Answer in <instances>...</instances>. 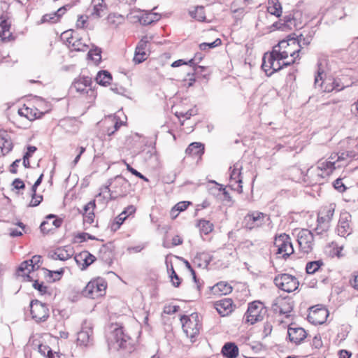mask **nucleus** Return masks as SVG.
Wrapping results in <instances>:
<instances>
[{
	"label": "nucleus",
	"instance_id": "1",
	"mask_svg": "<svg viewBox=\"0 0 358 358\" xmlns=\"http://www.w3.org/2000/svg\"><path fill=\"white\" fill-rule=\"evenodd\" d=\"M335 162L331 161H319L317 166L308 169L304 181L310 185L323 183V180L332 174L335 170Z\"/></svg>",
	"mask_w": 358,
	"mask_h": 358
},
{
	"label": "nucleus",
	"instance_id": "2",
	"mask_svg": "<svg viewBox=\"0 0 358 358\" xmlns=\"http://www.w3.org/2000/svg\"><path fill=\"white\" fill-rule=\"evenodd\" d=\"M108 339L109 346L113 345L124 355H129L135 350L132 339L124 334L122 327H115Z\"/></svg>",
	"mask_w": 358,
	"mask_h": 358
},
{
	"label": "nucleus",
	"instance_id": "3",
	"mask_svg": "<svg viewBox=\"0 0 358 358\" xmlns=\"http://www.w3.org/2000/svg\"><path fill=\"white\" fill-rule=\"evenodd\" d=\"M131 190V185L127 180L122 176H117L109 184L104 187V192L109 194L110 200H115L119 197H124Z\"/></svg>",
	"mask_w": 358,
	"mask_h": 358
},
{
	"label": "nucleus",
	"instance_id": "4",
	"mask_svg": "<svg viewBox=\"0 0 358 358\" xmlns=\"http://www.w3.org/2000/svg\"><path fill=\"white\" fill-rule=\"evenodd\" d=\"M180 321L184 332L193 341V339L199 335L201 328L198 313H193L189 316L182 315Z\"/></svg>",
	"mask_w": 358,
	"mask_h": 358
},
{
	"label": "nucleus",
	"instance_id": "5",
	"mask_svg": "<svg viewBox=\"0 0 358 358\" xmlns=\"http://www.w3.org/2000/svg\"><path fill=\"white\" fill-rule=\"evenodd\" d=\"M302 13L299 10L293 11L284 17V22H276L273 24V27L276 29L287 31L292 29H299L303 27L301 20Z\"/></svg>",
	"mask_w": 358,
	"mask_h": 358
},
{
	"label": "nucleus",
	"instance_id": "6",
	"mask_svg": "<svg viewBox=\"0 0 358 358\" xmlns=\"http://www.w3.org/2000/svg\"><path fill=\"white\" fill-rule=\"evenodd\" d=\"M106 287V280L103 278H97L90 281L82 293L86 297L96 299L105 294Z\"/></svg>",
	"mask_w": 358,
	"mask_h": 358
},
{
	"label": "nucleus",
	"instance_id": "7",
	"mask_svg": "<svg viewBox=\"0 0 358 358\" xmlns=\"http://www.w3.org/2000/svg\"><path fill=\"white\" fill-rule=\"evenodd\" d=\"M334 208L332 206L322 207L317 215V225L314 229L317 234H322L323 232L327 231L330 227L334 214Z\"/></svg>",
	"mask_w": 358,
	"mask_h": 358
},
{
	"label": "nucleus",
	"instance_id": "8",
	"mask_svg": "<svg viewBox=\"0 0 358 358\" xmlns=\"http://www.w3.org/2000/svg\"><path fill=\"white\" fill-rule=\"evenodd\" d=\"M274 247L277 248L276 254L282 255V257L285 259L294 253L291 238L286 234H281L275 236Z\"/></svg>",
	"mask_w": 358,
	"mask_h": 358
},
{
	"label": "nucleus",
	"instance_id": "9",
	"mask_svg": "<svg viewBox=\"0 0 358 358\" xmlns=\"http://www.w3.org/2000/svg\"><path fill=\"white\" fill-rule=\"evenodd\" d=\"M274 283L279 289L288 293L295 291L299 285L295 276L287 273H282L275 276Z\"/></svg>",
	"mask_w": 358,
	"mask_h": 358
},
{
	"label": "nucleus",
	"instance_id": "10",
	"mask_svg": "<svg viewBox=\"0 0 358 358\" xmlns=\"http://www.w3.org/2000/svg\"><path fill=\"white\" fill-rule=\"evenodd\" d=\"M269 220L270 217L267 214L259 211H252L245 216L243 223L245 228L252 230L263 226Z\"/></svg>",
	"mask_w": 358,
	"mask_h": 358
},
{
	"label": "nucleus",
	"instance_id": "11",
	"mask_svg": "<svg viewBox=\"0 0 358 358\" xmlns=\"http://www.w3.org/2000/svg\"><path fill=\"white\" fill-rule=\"evenodd\" d=\"M275 51L266 52L262 58V69L268 76H271L273 73L280 70L282 68L281 61L273 56Z\"/></svg>",
	"mask_w": 358,
	"mask_h": 358
},
{
	"label": "nucleus",
	"instance_id": "12",
	"mask_svg": "<svg viewBox=\"0 0 358 358\" xmlns=\"http://www.w3.org/2000/svg\"><path fill=\"white\" fill-rule=\"evenodd\" d=\"M266 310L262 303L253 301L248 306V310L245 314V320L251 324L263 320Z\"/></svg>",
	"mask_w": 358,
	"mask_h": 358
},
{
	"label": "nucleus",
	"instance_id": "13",
	"mask_svg": "<svg viewBox=\"0 0 358 358\" xmlns=\"http://www.w3.org/2000/svg\"><path fill=\"white\" fill-rule=\"evenodd\" d=\"M297 241L301 251L303 253L308 254L313 251L314 235L311 231L306 229H301L297 234Z\"/></svg>",
	"mask_w": 358,
	"mask_h": 358
},
{
	"label": "nucleus",
	"instance_id": "14",
	"mask_svg": "<svg viewBox=\"0 0 358 358\" xmlns=\"http://www.w3.org/2000/svg\"><path fill=\"white\" fill-rule=\"evenodd\" d=\"M30 308L32 318L37 322H44L49 317V309L47 305L37 299L31 301Z\"/></svg>",
	"mask_w": 358,
	"mask_h": 358
},
{
	"label": "nucleus",
	"instance_id": "15",
	"mask_svg": "<svg viewBox=\"0 0 358 358\" xmlns=\"http://www.w3.org/2000/svg\"><path fill=\"white\" fill-rule=\"evenodd\" d=\"M328 315L329 312L325 308L313 306L310 308L308 320L315 325L322 324L327 320Z\"/></svg>",
	"mask_w": 358,
	"mask_h": 358
},
{
	"label": "nucleus",
	"instance_id": "16",
	"mask_svg": "<svg viewBox=\"0 0 358 358\" xmlns=\"http://www.w3.org/2000/svg\"><path fill=\"white\" fill-rule=\"evenodd\" d=\"M152 40V36H144L138 42L136 47L133 61L136 64H138L146 60V49L148 44Z\"/></svg>",
	"mask_w": 358,
	"mask_h": 358
},
{
	"label": "nucleus",
	"instance_id": "17",
	"mask_svg": "<svg viewBox=\"0 0 358 358\" xmlns=\"http://www.w3.org/2000/svg\"><path fill=\"white\" fill-rule=\"evenodd\" d=\"M350 222L351 215L348 212H341L337 224V231L339 236L346 237L352 234V229Z\"/></svg>",
	"mask_w": 358,
	"mask_h": 358
},
{
	"label": "nucleus",
	"instance_id": "18",
	"mask_svg": "<svg viewBox=\"0 0 358 358\" xmlns=\"http://www.w3.org/2000/svg\"><path fill=\"white\" fill-rule=\"evenodd\" d=\"M92 83L91 78L88 76H80L74 80L71 88L82 94H87L89 92L93 93L94 92L91 88Z\"/></svg>",
	"mask_w": 358,
	"mask_h": 358
},
{
	"label": "nucleus",
	"instance_id": "19",
	"mask_svg": "<svg viewBox=\"0 0 358 358\" xmlns=\"http://www.w3.org/2000/svg\"><path fill=\"white\" fill-rule=\"evenodd\" d=\"M63 220L56 217L55 215L50 214L46 216V220L43 221L40 225V229L44 234L55 230L61 227Z\"/></svg>",
	"mask_w": 358,
	"mask_h": 358
},
{
	"label": "nucleus",
	"instance_id": "20",
	"mask_svg": "<svg viewBox=\"0 0 358 358\" xmlns=\"http://www.w3.org/2000/svg\"><path fill=\"white\" fill-rule=\"evenodd\" d=\"M287 336L292 343L297 345L306 338L307 334L303 328L293 327V324H291L288 327Z\"/></svg>",
	"mask_w": 358,
	"mask_h": 358
},
{
	"label": "nucleus",
	"instance_id": "21",
	"mask_svg": "<svg viewBox=\"0 0 358 358\" xmlns=\"http://www.w3.org/2000/svg\"><path fill=\"white\" fill-rule=\"evenodd\" d=\"M74 259L80 269L85 270L96 260V257L88 251L85 250L76 254Z\"/></svg>",
	"mask_w": 358,
	"mask_h": 358
},
{
	"label": "nucleus",
	"instance_id": "22",
	"mask_svg": "<svg viewBox=\"0 0 358 358\" xmlns=\"http://www.w3.org/2000/svg\"><path fill=\"white\" fill-rule=\"evenodd\" d=\"M93 331L91 327H83L78 333L77 343L80 346H90L93 344Z\"/></svg>",
	"mask_w": 358,
	"mask_h": 358
},
{
	"label": "nucleus",
	"instance_id": "23",
	"mask_svg": "<svg viewBox=\"0 0 358 358\" xmlns=\"http://www.w3.org/2000/svg\"><path fill=\"white\" fill-rule=\"evenodd\" d=\"M11 22L7 14H2L0 16V38L2 41H9L12 37V34L10 32Z\"/></svg>",
	"mask_w": 358,
	"mask_h": 358
},
{
	"label": "nucleus",
	"instance_id": "24",
	"mask_svg": "<svg viewBox=\"0 0 358 358\" xmlns=\"http://www.w3.org/2000/svg\"><path fill=\"white\" fill-rule=\"evenodd\" d=\"M233 301L231 299H224L215 303V308L221 316H226L232 311Z\"/></svg>",
	"mask_w": 358,
	"mask_h": 358
},
{
	"label": "nucleus",
	"instance_id": "25",
	"mask_svg": "<svg viewBox=\"0 0 358 358\" xmlns=\"http://www.w3.org/2000/svg\"><path fill=\"white\" fill-rule=\"evenodd\" d=\"M272 51H275V54H274L273 56H275V58H278V60L280 61L287 58L289 55H290V56L294 58L292 61V63H294L296 59L299 57L300 49L292 51L290 49L282 50L276 49V48H273Z\"/></svg>",
	"mask_w": 358,
	"mask_h": 358
},
{
	"label": "nucleus",
	"instance_id": "26",
	"mask_svg": "<svg viewBox=\"0 0 358 358\" xmlns=\"http://www.w3.org/2000/svg\"><path fill=\"white\" fill-rule=\"evenodd\" d=\"M0 148L4 153H8L13 148V143L6 130L0 129Z\"/></svg>",
	"mask_w": 358,
	"mask_h": 358
},
{
	"label": "nucleus",
	"instance_id": "27",
	"mask_svg": "<svg viewBox=\"0 0 358 358\" xmlns=\"http://www.w3.org/2000/svg\"><path fill=\"white\" fill-rule=\"evenodd\" d=\"M222 354L226 358H236L238 356V348L235 343H226L222 348Z\"/></svg>",
	"mask_w": 358,
	"mask_h": 358
},
{
	"label": "nucleus",
	"instance_id": "28",
	"mask_svg": "<svg viewBox=\"0 0 358 358\" xmlns=\"http://www.w3.org/2000/svg\"><path fill=\"white\" fill-rule=\"evenodd\" d=\"M212 259L213 257L209 253L203 252L195 255L193 262L199 267L206 268Z\"/></svg>",
	"mask_w": 358,
	"mask_h": 358
},
{
	"label": "nucleus",
	"instance_id": "29",
	"mask_svg": "<svg viewBox=\"0 0 358 358\" xmlns=\"http://www.w3.org/2000/svg\"><path fill=\"white\" fill-rule=\"evenodd\" d=\"M93 11L91 16L94 18H99L103 16L102 13L106 8V5L104 3V0H92Z\"/></svg>",
	"mask_w": 358,
	"mask_h": 358
},
{
	"label": "nucleus",
	"instance_id": "30",
	"mask_svg": "<svg viewBox=\"0 0 358 358\" xmlns=\"http://www.w3.org/2000/svg\"><path fill=\"white\" fill-rule=\"evenodd\" d=\"M204 152V145L201 143H192L186 149V153L200 157Z\"/></svg>",
	"mask_w": 358,
	"mask_h": 358
},
{
	"label": "nucleus",
	"instance_id": "31",
	"mask_svg": "<svg viewBox=\"0 0 358 358\" xmlns=\"http://www.w3.org/2000/svg\"><path fill=\"white\" fill-rule=\"evenodd\" d=\"M95 80L98 84L106 86L110 83L112 80V76L107 71H101L97 73Z\"/></svg>",
	"mask_w": 358,
	"mask_h": 358
},
{
	"label": "nucleus",
	"instance_id": "32",
	"mask_svg": "<svg viewBox=\"0 0 358 358\" xmlns=\"http://www.w3.org/2000/svg\"><path fill=\"white\" fill-rule=\"evenodd\" d=\"M295 34H292L289 35L287 37V39H283L278 43L277 45L274 46L273 48H276V49L282 50L286 49L287 48H289L291 45H296V40L295 38Z\"/></svg>",
	"mask_w": 358,
	"mask_h": 358
},
{
	"label": "nucleus",
	"instance_id": "33",
	"mask_svg": "<svg viewBox=\"0 0 358 358\" xmlns=\"http://www.w3.org/2000/svg\"><path fill=\"white\" fill-rule=\"evenodd\" d=\"M213 289L221 295H227L232 292V287L226 282H217Z\"/></svg>",
	"mask_w": 358,
	"mask_h": 358
},
{
	"label": "nucleus",
	"instance_id": "34",
	"mask_svg": "<svg viewBox=\"0 0 358 358\" xmlns=\"http://www.w3.org/2000/svg\"><path fill=\"white\" fill-rule=\"evenodd\" d=\"M160 19V15L157 13H149L140 17L139 22L142 25H149Z\"/></svg>",
	"mask_w": 358,
	"mask_h": 358
},
{
	"label": "nucleus",
	"instance_id": "35",
	"mask_svg": "<svg viewBox=\"0 0 358 358\" xmlns=\"http://www.w3.org/2000/svg\"><path fill=\"white\" fill-rule=\"evenodd\" d=\"M67 42L69 45L73 48V49L76 51H83L85 52L87 50V45L85 43H82L80 39H74V37H68Z\"/></svg>",
	"mask_w": 358,
	"mask_h": 358
},
{
	"label": "nucleus",
	"instance_id": "36",
	"mask_svg": "<svg viewBox=\"0 0 358 358\" xmlns=\"http://www.w3.org/2000/svg\"><path fill=\"white\" fill-rule=\"evenodd\" d=\"M198 227H199L200 231L206 235L210 233L214 228L213 224L206 220H199Z\"/></svg>",
	"mask_w": 358,
	"mask_h": 358
},
{
	"label": "nucleus",
	"instance_id": "37",
	"mask_svg": "<svg viewBox=\"0 0 358 358\" xmlns=\"http://www.w3.org/2000/svg\"><path fill=\"white\" fill-rule=\"evenodd\" d=\"M37 351L40 355L46 358H53L52 350L45 344H38Z\"/></svg>",
	"mask_w": 358,
	"mask_h": 358
},
{
	"label": "nucleus",
	"instance_id": "38",
	"mask_svg": "<svg viewBox=\"0 0 358 358\" xmlns=\"http://www.w3.org/2000/svg\"><path fill=\"white\" fill-rule=\"evenodd\" d=\"M31 271H34V266L30 263L29 260L22 262L18 268V272H22V275H26L28 278H30L29 274Z\"/></svg>",
	"mask_w": 358,
	"mask_h": 358
},
{
	"label": "nucleus",
	"instance_id": "39",
	"mask_svg": "<svg viewBox=\"0 0 358 358\" xmlns=\"http://www.w3.org/2000/svg\"><path fill=\"white\" fill-rule=\"evenodd\" d=\"M190 15L199 21L203 22L206 20L203 6H196L195 10L189 12Z\"/></svg>",
	"mask_w": 358,
	"mask_h": 358
},
{
	"label": "nucleus",
	"instance_id": "40",
	"mask_svg": "<svg viewBox=\"0 0 358 358\" xmlns=\"http://www.w3.org/2000/svg\"><path fill=\"white\" fill-rule=\"evenodd\" d=\"M323 264L320 260L309 262L306 264V271L308 274H313L319 270Z\"/></svg>",
	"mask_w": 358,
	"mask_h": 358
},
{
	"label": "nucleus",
	"instance_id": "41",
	"mask_svg": "<svg viewBox=\"0 0 358 358\" xmlns=\"http://www.w3.org/2000/svg\"><path fill=\"white\" fill-rule=\"evenodd\" d=\"M127 215H122L121 213L118 216H117L115 220L110 224V230L112 231H116L120 226L123 224L124 220L127 219Z\"/></svg>",
	"mask_w": 358,
	"mask_h": 358
},
{
	"label": "nucleus",
	"instance_id": "42",
	"mask_svg": "<svg viewBox=\"0 0 358 358\" xmlns=\"http://www.w3.org/2000/svg\"><path fill=\"white\" fill-rule=\"evenodd\" d=\"M230 180L231 182L234 180L236 183H238V187L236 188L237 191L239 192H242V179L241 178V173L239 172L238 169H234L230 174Z\"/></svg>",
	"mask_w": 358,
	"mask_h": 358
},
{
	"label": "nucleus",
	"instance_id": "43",
	"mask_svg": "<svg viewBox=\"0 0 358 358\" xmlns=\"http://www.w3.org/2000/svg\"><path fill=\"white\" fill-rule=\"evenodd\" d=\"M24 111L26 113L24 116L29 120H34L36 118H39L43 115V113L40 112L37 108L32 109L29 108H25Z\"/></svg>",
	"mask_w": 358,
	"mask_h": 358
},
{
	"label": "nucleus",
	"instance_id": "44",
	"mask_svg": "<svg viewBox=\"0 0 358 358\" xmlns=\"http://www.w3.org/2000/svg\"><path fill=\"white\" fill-rule=\"evenodd\" d=\"M191 204L189 201H180L176 203L173 208L171 209V214L173 217H177L178 214L174 215L175 212H182L187 208V207Z\"/></svg>",
	"mask_w": 358,
	"mask_h": 358
},
{
	"label": "nucleus",
	"instance_id": "45",
	"mask_svg": "<svg viewBox=\"0 0 358 358\" xmlns=\"http://www.w3.org/2000/svg\"><path fill=\"white\" fill-rule=\"evenodd\" d=\"M36 150V148L33 145H29L27 147V152L23 156V166L25 168L30 167V162L29 158L31 157L32 154Z\"/></svg>",
	"mask_w": 358,
	"mask_h": 358
},
{
	"label": "nucleus",
	"instance_id": "46",
	"mask_svg": "<svg viewBox=\"0 0 358 358\" xmlns=\"http://www.w3.org/2000/svg\"><path fill=\"white\" fill-rule=\"evenodd\" d=\"M272 5L268 7V11L276 17H280L282 14V7L278 1L274 2L272 1Z\"/></svg>",
	"mask_w": 358,
	"mask_h": 358
},
{
	"label": "nucleus",
	"instance_id": "47",
	"mask_svg": "<svg viewBox=\"0 0 358 358\" xmlns=\"http://www.w3.org/2000/svg\"><path fill=\"white\" fill-rule=\"evenodd\" d=\"M295 38L296 40V45L299 47V49H301L304 45H308L310 43V37H306L302 34L299 36L295 34Z\"/></svg>",
	"mask_w": 358,
	"mask_h": 358
},
{
	"label": "nucleus",
	"instance_id": "48",
	"mask_svg": "<svg viewBox=\"0 0 358 358\" xmlns=\"http://www.w3.org/2000/svg\"><path fill=\"white\" fill-rule=\"evenodd\" d=\"M222 43V41L220 38H216L212 43H202L199 45V48L201 50H206L208 49L214 48L220 45Z\"/></svg>",
	"mask_w": 358,
	"mask_h": 358
},
{
	"label": "nucleus",
	"instance_id": "49",
	"mask_svg": "<svg viewBox=\"0 0 358 358\" xmlns=\"http://www.w3.org/2000/svg\"><path fill=\"white\" fill-rule=\"evenodd\" d=\"M292 308L293 307L290 303L284 301L281 303L279 306V313L282 315H286V316H287V314L292 310Z\"/></svg>",
	"mask_w": 358,
	"mask_h": 358
},
{
	"label": "nucleus",
	"instance_id": "50",
	"mask_svg": "<svg viewBox=\"0 0 358 358\" xmlns=\"http://www.w3.org/2000/svg\"><path fill=\"white\" fill-rule=\"evenodd\" d=\"M101 50L100 48H95L94 50H91L88 52V56L94 60L95 62H99L101 59Z\"/></svg>",
	"mask_w": 358,
	"mask_h": 358
},
{
	"label": "nucleus",
	"instance_id": "51",
	"mask_svg": "<svg viewBox=\"0 0 358 358\" xmlns=\"http://www.w3.org/2000/svg\"><path fill=\"white\" fill-rule=\"evenodd\" d=\"M171 273L170 275L172 284L174 287H178L180 286L181 282L179 276L177 275L176 271H174L173 266L171 265Z\"/></svg>",
	"mask_w": 358,
	"mask_h": 358
},
{
	"label": "nucleus",
	"instance_id": "52",
	"mask_svg": "<svg viewBox=\"0 0 358 358\" xmlns=\"http://www.w3.org/2000/svg\"><path fill=\"white\" fill-rule=\"evenodd\" d=\"M76 238L79 239V242L80 243H82V242H84L87 239H90V240H98V238H96L95 236L88 234V233H86V232H82V233H79L76 236Z\"/></svg>",
	"mask_w": 358,
	"mask_h": 358
},
{
	"label": "nucleus",
	"instance_id": "53",
	"mask_svg": "<svg viewBox=\"0 0 358 358\" xmlns=\"http://www.w3.org/2000/svg\"><path fill=\"white\" fill-rule=\"evenodd\" d=\"M57 21H58V20L57 18L56 14H55L54 13H50V14H45L43 16V17L41 19V22L43 23H44V22L55 23V22H57Z\"/></svg>",
	"mask_w": 358,
	"mask_h": 358
},
{
	"label": "nucleus",
	"instance_id": "54",
	"mask_svg": "<svg viewBox=\"0 0 358 358\" xmlns=\"http://www.w3.org/2000/svg\"><path fill=\"white\" fill-rule=\"evenodd\" d=\"M213 183L215 185V190H217L220 192H222V194H223L225 199H227L228 201L231 200V196L229 195V193L225 189V188H224L221 185L217 183L215 181H213Z\"/></svg>",
	"mask_w": 358,
	"mask_h": 358
},
{
	"label": "nucleus",
	"instance_id": "55",
	"mask_svg": "<svg viewBox=\"0 0 358 358\" xmlns=\"http://www.w3.org/2000/svg\"><path fill=\"white\" fill-rule=\"evenodd\" d=\"M182 243V239L179 236H175L172 238L171 245H170L169 244H168L166 242H164L163 246L164 248H169L171 246H177V245H181Z\"/></svg>",
	"mask_w": 358,
	"mask_h": 358
},
{
	"label": "nucleus",
	"instance_id": "56",
	"mask_svg": "<svg viewBox=\"0 0 358 358\" xmlns=\"http://www.w3.org/2000/svg\"><path fill=\"white\" fill-rule=\"evenodd\" d=\"M57 250L59 252V256L58 259L61 261H66L69 259L71 255L68 252V251L65 249L62 248H57Z\"/></svg>",
	"mask_w": 358,
	"mask_h": 358
},
{
	"label": "nucleus",
	"instance_id": "57",
	"mask_svg": "<svg viewBox=\"0 0 358 358\" xmlns=\"http://www.w3.org/2000/svg\"><path fill=\"white\" fill-rule=\"evenodd\" d=\"M33 287L41 294L46 293L48 289V287L43 285V282H39L38 280H35L34 282Z\"/></svg>",
	"mask_w": 358,
	"mask_h": 358
},
{
	"label": "nucleus",
	"instance_id": "58",
	"mask_svg": "<svg viewBox=\"0 0 358 358\" xmlns=\"http://www.w3.org/2000/svg\"><path fill=\"white\" fill-rule=\"evenodd\" d=\"M127 169L131 172L133 175L138 177L139 178L143 179L145 181H148V179L144 176L143 174H141L140 172H138L137 170L131 167L129 164H127Z\"/></svg>",
	"mask_w": 358,
	"mask_h": 358
},
{
	"label": "nucleus",
	"instance_id": "59",
	"mask_svg": "<svg viewBox=\"0 0 358 358\" xmlns=\"http://www.w3.org/2000/svg\"><path fill=\"white\" fill-rule=\"evenodd\" d=\"M31 200L29 203V206L35 207L38 206L41 202L43 201V196L41 195H36L34 196V194H31Z\"/></svg>",
	"mask_w": 358,
	"mask_h": 358
},
{
	"label": "nucleus",
	"instance_id": "60",
	"mask_svg": "<svg viewBox=\"0 0 358 358\" xmlns=\"http://www.w3.org/2000/svg\"><path fill=\"white\" fill-rule=\"evenodd\" d=\"M273 325L269 322H266L264 324L263 336L267 337L272 331Z\"/></svg>",
	"mask_w": 358,
	"mask_h": 358
},
{
	"label": "nucleus",
	"instance_id": "61",
	"mask_svg": "<svg viewBox=\"0 0 358 358\" xmlns=\"http://www.w3.org/2000/svg\"><path fill=\"white\" fill-rule=\"evenodd\" d=\"M350 188V187H348L343 182L342 179L337 178V192L343 193Z\"/></svg>",
	"mask_w": 358,
	"mask_h": 358
},
{
	"label": "nucleus",
	"instance_id": "62",
	"mask_svg": "<svg viewBox=\"0 0 358 358\" xmlns=\"http://www.w3.org/2000/svg\"><path fill=\"white\" fill-rule=\"evenodd\" d=\"M12 185L16 189H24L25 188L24 182L20 178H15L13 181Z\"/></svg>",
	"mask_w": 358,
	"mask_h": 358
},
{
	"label": "nucleus",
	"instance_id": "63",
	"mask_svg": "<svg viewBox=\"0 0 358 358\" xmlns=\"http://www.w3.org/2000/svg\"><path fill=\"white\" fill-rule=\"evenodd\" d=\"M179 308L178 306H168L164 307V312L166 314L171 315L178 312Z\"/></svg>",
	"mask_w": 358,
	"mask_h": 358
},
{
	"label": "nucleus",
	"instance_id": "64",
	"mask_svg": "<svg viewBox=\"0 0 358 358\" xmlns=\"http://www.w3.org/2000/svg\"><path fill=\"white\" fill-rule=\"evenodd\" d=\"M84 222L88 224H92L94 222V213L92 210L87 213H84Z\"/></svg>",
	"mask_w": 358,
	"mask_h": 358
}]
</instances>
